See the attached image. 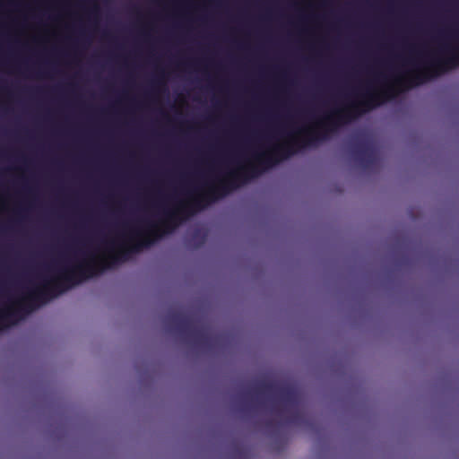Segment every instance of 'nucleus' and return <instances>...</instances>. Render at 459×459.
<instances>
[{"label": "nucleus", "mask_w": 459, "mask_h": 459, "mask_svg": "<svg viewBox=\"0 0 459 459\" xmlns=\"http://www.w3.org/2000/svg\"><path fill=\"white\" fill-rule=\"evenodd\" d=\"M351 120V101L342 108H333L329 113L325 114L319 124L323 129L322 131L306 130L303 131L305 137L302 139H292L285 143L274 145L267 152H255L253 153L255 163L239 166L237 169L230 170L217 184L206 183L204 185L206 189L204 191H199L196 187L193 190H187L186 194L189 197L188 200L176 201L173 198L171 207L163 206L161 209L162 225L166 229L175 228L186 216L202 209L204 204L225 196L240 184L257 177L262 170L273 167L281 160L290 157L298 150L325 139L327 133L334 131L338 126Z\"/></svg>", "instance_id": "obj_1"}, {"label": "nucleus", "mask_w": 459, "mask_h": 459, "mask_svg": "<svg viewBox=\"0 0 459 459\" xmlns=\"http://www.w3.org/2000/svg\"><path fill=\"white\" fill-rule=\"evenodd\" d=\"M130 233L132 240L137 239L130 245L123 244L119 246L117 251L109 254L108 261L100 260L97 262L92 260L77 264L73 267L62 268L58 271V277L56 280H44L41 287L30 290L22 301L25 299L30 301H47L83 280L102 273L104 270L111 267V265L127 260L129 255L137 253L152 244V240L146 236L143 237L134 228L130 229Z\"/></svg>", "instance_id": "obj_2"}, {"label": "nucleus", "mask_w": 459, "mask_h": 459, "mask_svg": "<svg viewBox=\"0 0 459 459\" xmlns=\"http://www.w3.org/2000/svg\"><path fill=\"white\" fill-rule=\"evenodd\" d=\"M442 56H431L423 63V69H420L418 64L410 62L417 70L409 76H402L396 79V83L407 87L417 86L432 76H436L459 65V47L452 48L445 46L441 48Z\"/></svg>", "instance_id": "obj_3"}, {"label": "nucleus", "mask_w": 459, "mask_h": 459, "mask_svg": "<svg viewBox=\"0 0 459 459\" xmlns=\"http://www.w3.org/2000/svg\"><path fill=\"white\" fill-rule=\"evenodd\" d=\"M167 321L184 337L191 339L195 344L209 347L211 337L207 330L198 327L195 322L181 312L172 311L167 316Z\"/></svg>", "instance_id": "obj_4"}, {"label": "nucleus", "mask_w": 459, "mask_h": 459, "mask_svg": "<svg viewBox=\"0 0 459 459\" xmlns=\"http://www.w3.org/2000/svg\"><path fill=\"white\" fill-rule=\"evenodd\" d=\"M252 393L257 397L265 394H275L286 406H296L299 403V392L289 384L278 385L273 382H262L252 390Z\"/></svg>", "instance_id": "obj_5"}, {"label": "nucleus", "mask_w": 459, "mask_h": 459, "mask_svg": "<svg viewBox=\"0 0 459 459\" xmlns=\"http://www.w3.org/2000/svg\"><path fill=\"white\" fill-rule=\"evenodd\" d=\"M354 159L364 169H368L376 161V151L368 142H360L354 145L352 150Z\"/></svg>", "instance_id": "obj_6"}, {"label": "nucleus", "mask_w": 459, "mask_h": 459, "mask_svg": "<svg viewBox=\"0 0 459 459\" xmlns=\"http://www.w3.org/2000/svg\"><path fill=\"white\" fill-rule=\"evenodd\" d=\"M152 87H153V90L166 91V83L163 80V74H160L159 77H157L155 80H153Z\"/></svg>", "instance_id": "obj_7"}, {"label": "nucleus", "mask_w": 459, "mask_h": 459, "mask_svg": "<svg viewBox=\"0 0 459 459\" xmlns=\"http://www.w3.org/2000/svg\"><path fill=\"white\" fill-rule=\"evenodd\" d=\"M146 225L149 228L148 235L153 236V237H160V230L158 228V226L152 222L146 221Z\"/></svg>", "instance_id": "obj_8"}, {"label": "nucleus", "mask_w": 459, "mask_h": 459, "mask_svg": "<svg viewBox=\"0 0 459 459\" xmlns=\"http://www.w3.org/2000/svg\"><path fill=\"white\" fill-rule=\"evenodd\" d=\"M300 418V414L299 411H296L295 413H292L286 417L285 421L287 423H296Z\"/></svg>", "instance_id": "obj_9"}, {"label": "nucleus", "mask_w": 459, "mask_h": 459, "mask_svg": "<svg viewBox=\"0 0 459 459\" xmlns=\"http://www.w3.org/2000/svg\"><path fill=\"white\" fill-rule=\"evenodd\" d=\"M91 13L94 15H97L99 13V7L96 4H94L91 9Z\"/></svg>", "instance_id": "obj_10"}, {"label": "nucleus", "mask_w": 459, "mask_h": 459, "mask_svg": "<svg viewBox=\"0 0 459 459\" xmlns=\"http://www.w3.org/2000/svg\"><path fill=\"white\" fill-rule=\"evenodd\" d=\"M385 79V76L383 74L377 75L375 78V81L377 82H382Z\"/></svg>", "instance_id": "obj_11"}, {"label": "nucleus", "mask_w": 459, "mask_h": 459, "mask_svg": "<svg viewBox=\"0 0 459 459\" xmlns=\"http://www.w3.org/2000/svg\"><path fill=\"white\" fill-rule=\"evenodd\" d=\"M205 242V236H202L198 244H197V247H201L202 245H204V243Z\"/></svg>", "instance_id": "obj_12"}, {"label": "nucleus", "mask_w": 459, "mask_h": 459, "mask_svg": "<svg viewBox=\"0 0 459 459\" xmlns=\"http://www.w3.org/2000/svg\"><path fill=\"white\" fill-rule=\"evenodd\" d=\"M266 426L267 427H272L273 426V420H269L265 422Z\"/></svg>", "instance_id": "obj_13"}, {"label": "nucleus", "mask_w": 459, "mask_h": 459, "mask_svg": "<svg viewBox=\"0 0 459 459\" xmlns=\"http://www.w3.org/2000/svg\"><path fill=\"white\" fill-rule=\"evenodd\" d=\"M273 411H276V412H280V411L276 408V405H273Z\"/></svg>", "instance_id": "obj_14"}, {"label": "nucleus", "mask_w": 459, "mask_h": 459, "mask_svg": "<svg viewBox=\"0 0 459 459\" xmlns=\"http://www.w3.org/2000/svg\"><path fill=\"white\" fill-rule=\"evenodd\" d=\"M108 246H109V247H113V246H114V242H109V243H108Z\"/></svg>", "instance_id": "obj_15"}, {"label": "nucleus", "mask_w": 459, "mask_h": 459, "mask_svg": "<svg viewBox=\"0 0 459 459\" xmlns=\"http://www.w3.org/2000/svg\"><path fill=\"white\" fill-rule=\"evenodd\" d=\"M251 394V392H248V393H246V394H245V395H247H247H248V394Z\"/></svg>", "instance_id": "obj_16"}]
</instances>
